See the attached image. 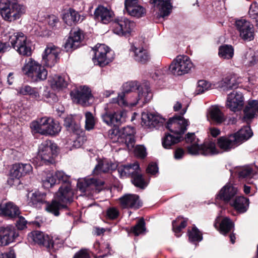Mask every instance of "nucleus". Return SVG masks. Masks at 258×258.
<instances>
[{
	"mask_svg": "<svg viewBox=\"0 0 258 258\" xmlns=\"http://www.w3.org/2000/svg\"><path fill=\"white\" fill-rule=\"evenodd\" d=\"M153 94L150 87L147 83L140 85L139 90L127 95H118L116 98L111 99L110 105L115 104L121 107H132L139 104L143 106L151 100Z\"/></svg>",
	"mask_w": 258,
	"mask_h": 258,
	"instance_id": "obj_1",
	"label": "nucleus"
},
{
	"mask_svg": "<svg viewBox=\"0 0 258 258\" xmlns=\"http://www.w3.org/2000/svg\"><path fill=\"white\" fill-rule=\"evenodd\" d=\"M26 12L25 7L18 0H1L0 14L6 21L13 22L20 18Z\"/></svg>",
	"mask_w": 258,
	"mask_h": 258,
	"instance_id": "obj_2",
	"label": "nucleus"
},
{
	"mask_svg": "<svg viewBox=\"0 0 258 258\" xmlns=\"http://www.w3.org/2000/svg\"><path fill=\"white\" fill-rule=\"evenodd\" d=\"M31 129L43 135H55L61 131L59 123L49 117L44 116L32 122Z\"/></svg>",
	"mask_w": 258,
	"mask_h": 258,
	"instance_id": "obj_3",
	"label": "nucleus"
},
{
	"mask_svg": "<svg viewBox=\"0 0 258 258\" xmlns=\"http://www.w3.org/2000/svg\"><path fill=\"white\" fill-rule=\"evenodd\" d=\"M8 43L11 44L20 54L29 56L31 54L30 42L21 32H10L8 33Z\"/></svg>",
	"mask_w": 258,
	"mask_h": 258,
	"instance_id": "obj_4",
	"label": "nucleus"
},
{
	"mask_svg": "<svg viewBox=\"0 0 258 258\" xmlns=\"http://www.w3.org/2000/svg\"><path fill=\"white\" fill-rule=\"evenodd\" d=\"M22 71L24 74L35 82L46 80L48 75L47 71L44 67L32 58L26 60Z\"/></svg>",
	"mask_w": 258,
	"mask_h": 258,
	"instance_id": "obj_5",
	"label": "nucleus"
},
{
	"mask_svg": "<svg viewBox=\"0 0 258 258\" xmlns=\"http://www.w3.org/2000/svg\"><path fill=\"white\" fill-rule=\"evenodd\" d=\"M56 146L50 140H46L39 147L37 159L40 160V165H48L54 162Z\"/></svg>",
	"mask_w": 258,
	"mask_h": 258,
	"instance_id": "obj_6",
	"label": "nucleus"
},
{
	"mask_svg": "<svg viewBox=\"0 0 258 258\" xmlns=\"http://www.w3.org/2000/svg\"><path fill=\"white\" fill-rule=\"evenodd\" d=\"M193 67V63L187 55H178L169 67L171 73L175 76H181L188 73Z\"/></svg>",
	"mask_w": 258,
	"mask_h": 258,
	"instance_id": "obj_7",
	"label": "nucleus"
},
{
	"mask_svg": "<svg viewBox=\"0 0 258 258\" xmlns=\"http://www.w3.org/2000/svg\"><path fill=\"white\" fill-rule=\"evenodd\" d=\"M28 236L29 241L42 245L49 249L56 250L61 245V243L57 242L58 239L55 238L53 240L48 235L39 231H32Z\"/></svg>",
	"mask_w": 258,
	"mask_h": 258,
	"instance_id": "obj_8",
	"label": "nucleus"
},
{
	"mask_svg": "<svg viewBox=\"0 0 258 258\" xmlns=\"http://www.w3.org/2000/svg\"><path fill=\"white\" fill-rule=\"evenodd\" d=\"M186 112V109L182 110L180 115H175L170 118L167 123V128L171 132L174 134H177L182 136L189 125L188 120L184 118L182 115Z\"/></svg>",
	"mask_w": 258,
	"mask_h": 258,
	"instance_id": "obj_9",
	"label": "nucleus"
},
{
	"mask_svg": "<svg viewBox=\"0 0 258 258\" xmlns=\"http://www.w3.org/2000/svg\"><path fill=\"white\" fill-rule=\"evenodd\" d=\"M110 101L107 104V107H105V112L101 114V118L106 124L111 125H119L125 120L126 112L123 110L111 112L108 109L111 108L113 105L116 107L117 105L111 104Z\"/></svg>",
	"mask_w": 258,
	"mask_h": 258,
	"instance_id": "obj_10",
	"label": "nucleus"
},
{
	"mask_svg": "<svg viewBox=\"0 0 258 258\" xmlns=\"http://www.w3.org/2000/svg\"><path fill=\"white\" fill-rule=\"evenodd\" d=\"M104 181L95 178H88L84 180H79L77 182V188L83 192L90 191L93 196L99 193L102 189L104 185Z\"/></svg>",
	"mask_w": 258,
	"mask_h": 258,
	"instance_id": "obj_11",
	"label": "nucleus"
},
{
	"mask_svg": "<svg viewBox=\"0 0 258 258\" xmlns=\"http://www.w3.org/2000/svg\"><path fill=\"white\" fill-rule=\"evenodd\" d=\"M94 51L95 57L93 58V60L95 65L103 67L108 64L113 59L112 57L110 56V55L112 54V52L105 44L97 45Z\"/></svg>",
	"mask_w": 258,
	"mask_h": 258,
	"instance_id": "obj_12",
	"label": "nucleus"
},
{
	"mask_svg": "<svg viewBox=\"0 0 258 258\" xmlns=\"http://www.w3.org/2000/svg\"><path fill=\"white\" fill-rule=\"evenodd\" d=\"M70 95L75 101L83 106L89 105L93 98L90 89L86 86H81L73 90Z\"/></svg>",
	"mask_w": 258,
	"mask_h": 258,
	"instance_id": "obj_13",
	"label": "nucleus"
},
{
	"mask_svg": "<svg viewBox=\"0 0 258 258\" xmlns=\"http://www.w3.org/2000/svg\"><path fill=\"white\" fill-rule=\"evenodd\" d=\"M113 32L119 36H127L135 27V23L125 17L117 18L112 24Z\"/></svg>",
	"mask_w": 258,
	"mask_h": 258,
	"instance_id": "obj_14",
	"label": "nucleus"
},
{
	"mask_svg": "<svg viewBox=\"0 0 258 258\" xmlns=\"http://www.w3.org/2000/svg\"><path fill=\"white\" fill-rule=\"evenodd\" d=\"M135 133L134 127L128 126L125 127L116 135L117 140L114 142L119 145H124L128 150H131L135 144Z\"/></svg>",
	"mask_w": 258,
	"mask_h": 258,
	"instance_id": "obj_15",
	"label": "nucleus"
},
{
	"mask_svg": "<svg viewBox=\"0 0 258 258\" xmlns=\"http://www.w3.org/2000/svg\"><path fill=\"white\" fill-rule=\"evenodd\" d=\"M60 49L52 43L48 44L42 54V62L44 66L51 68L59 59L58 56Z\"/></svg>",
	"mask_w": 258,
	"mask_h": 258,
	"instance_id": "obj_16",
	"label": "nucleus"
},
{
	"mask_svg": "<svg viewBox=\"0 0 258 258\" xmlns=\"http://www.w3.org/2000/svg\"><path fill=\"white\" fill-rule=\"evenodd\" d=\"M189 154L191 155L202 154L205 156L217 154L219 153L215 144L209 142L199 146L198 144H192L187 147Z\"/></svg>",
	"mask_w": 258,
	"mask_h": 258,
	"instance_id": "obj_17",
	"label": "nucleus"
},
{
	"mask_svg": "<svg viewBox=\"0 0 258 258\" xmlns=\"http://www.w3.org/2000/svg\"><path fill=\"white\" fill-rule=\"evenodd\" d=\"M236 27L243 40L250 41L254 38V28L249 22L244 19L238 20L236 21Z\"/></svg>",
	"mask_w": 258,
	"mask_h": 258,
	"instance_id": "obj_18",
	"label": "nucleus"
},
{
	"mask_svg": "<svg viewBox=\"0 0 258 258\" xmlns=\"http://www.w3.org/2000/svg\"><path fill=\"white\" fill-rule=\"evenodd\" d=\"M243 104V96L241 92L233 91L228 94L226 106L232 111L236 112L241 110Z\"/></svg>",
	"mask_w": 258,
	"mask_h": 258,
	"instance_id": "obj_19",
	"label": "nucleus"
},
{
	"mask_svg": "<svg viewBox=\"0 0 258 258\" xmlns=\"http://www.w3.org/2000/svg\"><path fill=\"white\" fill-rule=\"evenodd\" d=\"M74 191L71 185L62 184L56 192L55 198L59 202L63 204L67 207V204L71 203L73 201Z\"/></svg>",
	"mask_w": 258,
	"mask_h": 258,
	"instance_id": "obj_20",
	"label": "nucleus"
},
{
	"mask_svg": "<svg viewBox=\"0 0 258 258\" xmlns=\"http://www.w3.org/2000/svg\"><path fill=\"white\" fill-rule=\"evenodd\" d=\"M154 9L157 11V17L164 18L172 12V6L170 0H150Z\"/></svg>",
	"mask_w": 258,
	"mask_h": 258,
	"instance_id": "obj_21",
	"label": "nucleus"
},
{
	"mask_svg": "<svg viewBox=\"0 0 258 258\" xmlns=\"http://www.w3.org/2000/svg\"><path fill=\"white\" fill-rule=\"evenodd\" d=\"M82 31L79 28H74L70 32V35L64 44L67 51L75 49L79 46V43L83 38Z\"/></svg>",
	"mask_w": 258,
	"mask_h": 258,
	"instance_id": "obj_22",
	"label": "nucleus"
},
{
	"mask_svg": "<svg viewBox=\"0 0 258 258\" xmlns=\"http://www.w3.org/2000/svg\"><path fill=\"white\" fill-rule=\"evenodd\" d=\"M237 193V187L230 183H228L221 189L216 198L227 203L231 202V200Z\"/></svg>",
	"mask_w": 258,
	"mask_h": 258,
	"instance_id": "obj_23",
	"label": "nucleus"
},
{
	"mask_svg": "<svg viewBox=\"0 0 258 258\" xmlns=\"http://www.w3.org/2000/svg\"><path fill=\"white\" fill-rule=\"evenodd\" d=\"M124 5L127 13L131 16L139 18L146 13L145 9L138 4V0H125Z\"/></svg>",
	"mask_w": 258,
	"mask_h": 258,
	"instance_id": "obj_24",
	"label": "nucleus"
},
{
	"mask_svg": "<svg viewBox=\"0 0 258 258\" xmlns=\"http://www.w3.org/2000/svg\"><path fill=\"white\" fill-rule=\"evenodd\" d=\"M121 206L123 208L139 209L142 206L139 197L135 194H126L119 199Z\"/></svg>",
	"mask_w": 258,
	"mask_h": 258,
	"instance_id": "obj_25",
	"label": "nucleus"
},
{
	"mask_svg": "<svg viewBox=\"0 0 258 258\" xmlns=\"http://www.w3.org/2000/svg\"><path fill=\"white\" fill-rule=\"evenodd\" d=\"M217 146L224 152H229L239 146L232 134L229 136L220 137L217 139Z\"/></svg>",
	"mask_w": 258,
	"mask_h": 258,
	"instance_id": "obj_26",
	"label": "nucleus"
},
{
	"mask_svg": "<svg viewBox=\"0 0 258 258\" xmlns=\"http://www.w3.org/2000/svg\"><path fill=\"white\" fill-rule=\"evenodd\" d=\"M16 236L15 229L12 226L0 227V246L9 245L14 241Z\"/></svg>",
	"mask_w": 258,
	"mask_h": 258,
	"instance_id": "obj_27",
	"label": "nucleus"
},
{
	"mask_svg": "<svg viewBox=\"0 0 258 258\" xmlns=\"http://www.w3.org/2000/svg\"><path fill=\"white\" fill-rule=\"evenodd\" d=\"M32 171V167L29 163H18L13 165L11 170L12 177L19 179L22 176L29 174Z\"/></svg>",
	"mask_w": 258,
	"mask_h": 258,
	"instance_id": "obj_28",
	"label": "nucleus"
},
{
	"mask_svg": "<svg viewBox=\"0 0 258 258\" xmlns=\"http://www.w3.org/2000/svg\"><path fill=\"white\" fill-rule=\"evenodd\" d=\"M85 16L81 15L78 12L72 8H70L64 14L63 20L65 23L70 26L82 22L85 19Z\"/></svg>",
	"mask_w": 258,
	"mask_h": 258,
	"instance_id": "obj_29",
	"label": "nucleus"
},
{
	"mask_svg": "<svg viewBox=\"0 0 258 258\" xmlns=\"http://www.w3.org/2000/svg\"><path fill=\"white\" fill-rule=\"evenodd\" d=\"M20 211L15 204L12 202H8L0 205V214L10 218H15L19 217Z\"/></svg>",
	"mask_w": 258,
	"mask_h": 258,
	"instance_id": "obj_30",
	"label": "nucleus"
},
{
	"mask_svg": "<svg viewBox=\"0 0 258 258\" xmlns=\"http://www.w3.org/2000/svg\"><path fill=\"white\" fill-rule=\"evenodd\" d=\"M163 119L159 115L151 113H144L142 115V124L150 128L155 127L162 123Z\"/></svg>",
	"mask_w": 258,
	"mask_h": 258,
	"instance_id": "obj_31",
	"label": "nucleus"
},
{
	"mask_svg": "<svg viewBox=\"0 0 258 258\" xmlns=\"http://www.w3.org/2000/svg\"><path fill=\"white\" fill-rule=\"evenodd\" d=\"M208 119L216 125L221 124L225 120L224 114L216 106L210 107L207 114Z\"/></svg>",
	"mask_w": 258,
	"mask_h": 258,
	"instance_id": "obj_32",
	"label": "nucleus"
},
{
	"mask_svg": "<svg viewBox=\"0 0 258 258\" xmlns=\"http://www.w3.org/2000/svg\"><path fill=\"white\" fill-rule=\"evenodd\" d=\"M46 202V194L44 192L35 191L32 193L30 192L27 195V203L30 206L39 207Z\"/></svg>",
	"mask_w": 258,
	"mask_h": 258,
	"instance_id": "obj_33",
	"label": "nucleus"
},
{
	"mask_svg": "<svg viewBox=\"0 0 258 258\" xmlns=\"http://www.w3.org/2000/svg\"><path fill=\"white\" fill-rule=\"evenodd\" d=\"M113 12L109 9L103 6H99L95 10V18L104 24L109 23L112 18Z\"/></svg>",
	"mask_w": 258,
	"mask_h": 258,
	"instance_id": "obj_34",
	"label": "nucleus"
},
{
	"mask_svg": "<svg viewBox=\"0 0 258 258\" xmlns=\"http://www.w3.org/2000/svg\"><path fill=\"white\" fill-rule=\"evenodd\" d=\"M243 111L244 114L243 120L249 124L251 119L254 117L256 113H258V101H249Z\"/></svg>",
	"mask_w": 258,
	"mask_h": 258,
	"instance_id": "obj_35",
	"label": "nucleus"
},
{
	"mask_svg": "<svg viewBox=\"0 0 258 258\" xmlns=\"http://www.w3.org/2000/svg\"><path fill=\"white\" fill-rule=\"evenodd\" d=\"M232 135L234 136L236 142L239 145L250 138L253 135V133L250 126L247 125Z\"/></svg>",
	"mask_w": 258,
	"mask_h": 258,
	"instance_id": "obj_36",
	"label": "nucleus"
},
{
	"mask_svg": "<svg viewBox=\"0 0 258 258\" xmlns=\"http://www.w3.org/2000/svg\"><path fill=\"white\" fill-rule=\"evenodd\" d=\"M183 139L182 136L174 134H166L162 138V144L165 149H170L172 146L180 142Z\"/></svg>",
	"mask_w": 258,
	"mask_h": 258,
	"instance_id": "obj_37",
	"label": "nucleus"
},
{
	"mask_svg": "<svg viewBox=\"0 0 258 258\" xmlns=\"http://www.w3.org/2000/svg\"><path fill=\"white\" fill-rule=\"evenodd\" d=\"M68 77L55 75L50 77L49 82L51 87L53 89L59 90L67 87L68 84Z\"/></svg>",
	"mask_w": 258,
	"mask_h": 258,
	"instance_id": "obj_38",
	"label": "nucleus"
},
{
	"mask_svg": "<svg viewBox=\"0 0 258 258\" xmlns=\"http://www.w3.org/2000/svg\"><path fill=\"white\" fill-rule=\"evenodd\" d=\"M139 166L138 162L126 165H121L117 167V171L120 177L132 176L136 170L139 169Z\"/></svg>",
	"mask_w": 258,
	"mask_h": 258,
	"instance_id": "obj_39",
	"label": "nucleus"
},
{
	"mask_svg": "<svg viewBox=\"0 0 258 258\" xmlns=\"http://www.w3.org/2000/svg\"><path fill=\"white\" fill-rule=\"evenodd\" d=\"M230 204L240 213L246 211L248 207V200L243 197H236Z\"/></svg>",
	"mask_w": 258,
	"mask_h": 258,
	"instance_id": "obj_40",
	"label": "nucleus"
},
{
	"mask_svg": "<svg viewBox=\"0 0 258 258\" xmlns=\"http://www.w3.org/2000/svg\"><path fill=\"white\" fill-rule=\"evenodd\" d=\"M64 126L69 132L78 135L81 132V126L79 123L75 122L74 117L72 115L67 116L64 119Z\"/></svg>",
	"mask_w": 258,
	"mask_h": 258,
	"instance_id": "obj_41",
	"label": "nucleus"
},
{
	"mask_svg": "<svg viewBox=\"0 0 258 258\" xmlns=\"http://www.w3.org/2000/svg\"><path fill=\"white\" fill-rule=\"evenodd\" d=\"M66 208L67 207L63 204L59 202L54 198V200H52L51 203H47L45 209L48 212L55 216H58L59 215V210Z\"/></svg>",
	"mask_w": 258,
	"mask_h": 258,
	"instance_id": "obj_42",
	"label": "nucleus"
},
{
	"mask_svg": "<svg viewBox=\"0 0 258 258\" xmlns=\"http://www.w3.org/2000/svg\"><path fill=\"white\" fill-rule=\"evenodd\" d=\"M131 177L132 181L136 187L144 189L147 186L148 182L145 180L141 173L140 166H139V169L136 170Z\"/></svg>",
	"mask_w": 258,
	"mask_h": 258,
	"instance_id": "obj_43",
	"label": "nucleus"
},
{
	"mask_svg": "<svg viewBox=\"0 0 258 258\" xmlns=\"http://www.w3.org/2000/svg\"><path fill=\"white\" fill-rule=\"evenodd\" d=\"M150 58L148 51L143 48H136L134 50V59L142 63H145Z\"/></svg>",
	"mask_w": 258,
	"mask_h": 258,
	"instance_id": "obj_44",
	"label": "nucleus"
},
{
	"mask_svg": "<svg viewBox=\"0 0 258 258\" xmlns=\"http://www.w3.org/2000/svg\"><path fill=\"white\" fill-rule=\"evenodd\" d=\"M187 219L178 217L172 222V229L177 237H179L181 234L180 232L187 225Z\"/></svg>",
	"mask_w": 258,
	"mask_h": 258,
	"instance_id": "obj_45",
	"label": "nucleus"
},
{
	"mask_svg": "<svg viewBox=\"0 0 258 258\" xmlns=\"http://www.w3.org/2000/svg\"><path fill=\"white\" fill-rule=\"evenodd\" d=\"M235 173L240 179L250 178L254 175L253 171L249 166L237 167L235 169Z\"/></svg>",
	"mask_w": 258,
	"mask_h": 258,
	"instance_id": "obj_46",
	"label": "nucleus"
},
{
	"mask_svg": "<svg viewBox=\"0 0 258 258\" xmlns=\"http://www.w3.org/2000/svg\"><path fill=\"white\" fill-rule=\"evenodd\" d=\"M218 54L223 59H231L234 55V49L231 45H222L219 48Z\"/></svg>",
	"mask_w": 258,
	"mask_h": 258,
	"instance_id": "obj_47",
	"label": "nucleus"
},
{
	"mask_svg": "<svg viewBox=\"0 0 258 258\" xmlns=\"http://www.w3.org/2000/svg\"><path fill=\"white\" fill-rule=\"evenodd\" d=\"M234 224L228 218H224L220 223L218 230L223 234H226L229 232L233 228Z\"/></svg>",
	"mask_w": 258,
	"mask_h": 258,
	"instance_id": "obj_48",
	"label": "nucleus"
},
{
	"mask_svg": "<svg viewBox=\"0 0 258 258\" xmlns=\"http://www.w3.org/2000/svg\"><path fill=\"white\" fill-rule=\"evenodd\" d=\"M140 85L136 82H130L124 83L122 86V91L118 95H127L133 92H136L139 90Z\"/></svg>",
	"mask_w": 258,
	"mask_h": 258,
	"instance_id": "obj_49",
	"label": "nucleus"
},
{
	"mask_svg": "<svg viewBox=\"0 0 258 258\" xmlns=\"http://www.w3.org/2000/svg\"><path fill=\"white\" fill-rule=\"evenodd\" d=\"M110 169V166L106 161H100L96 165L93 171L94 175H100L102 173L107 172Z\"/></svg>",
	"mask_w": 258,
	"mask_h": 258,
	"instance_id": "obj_50",
	"label": "nucleus"
},
{
	"mask_svg": "<svg viewBox=\"0 0 258 258\" xmlns=\"http://www.w3.org/2000/svg\"><path fill=\"white\" fill-rule=\"evenodd\" d=\"M235 77H232L230 79L226 78L223 82V87L227 90L235 89L239 87V83L241 82Z\"/></svg>",
	"mask_w": 258,
	"mask_h": 258,
	"instance_id": "obj_51",
	"label": "nucleus"
},
{
	"mask_svg": "<svg viewBox=\"0 0 258 258\" xmlns=\"http://www.w3.org/2000/svg\"><path fill=\"white\" fill-rule=\"evenodd\" d=\"M145 231V222L143 218L140 219L136 225L131 229V231L135 236H138L144 233Z\"/></svg>",
	"mask_w": 258,
	"mask_h": 258,
	"instance_id": "obj_52",
	"label": "nucleus"
},
{
	"mask_svg": "<svg viewBox=\"0 0 258 258\" xmlns=\"http://www.w3.org/2000/svg\"><path fill=\"white\" fill-rule=\"evenodd\" d=\"M56 183V178L55 174L48 173L46 177L42 180V184L44 188H49L52 187Z\"/></svg>",
	"mask_w": 258,
	"mask_h": 258,
	"instance_id": "obj_53",
	"label": "nucleus"
},
{
	"mask_svg": "<svg viewBox=\"0 0 258 258\" xmlns=\"http://www.w3.org/2000/svg\"><path fill=\"white\" fill-rule=\"evenodd\" d=\"M189 240L191 242L200 241L203 237L201 232L195 226L193 227L191 230L188 231Z\"/></svg>",
	"mask_w": 258,
	"mask_h": 258,
	"instance_id": "obj_54",
	"label": "nucleus"
},
{
	"mask_svg": "<svg viewBox=\"0 0 258 258\" xmlns=\"http://www.w3.org/2000/svg\"><path fill=\"white\" fill-rule=\"evenodd\" d=\"M85 128L86 130H92L95 125V118L91 112H87L85 113Z\"/></svg>",
	"mask_w": 258,
	"mask_h": 258,
	"instance_id": "obj_55",
	"label": "nucleus"
},
{
	"mask_svg": "<svg viewBox=\"0 0 258 258\" xmlns=\"http://www.w3.org/2000/svg\"><path fill=\"white\" fill-rule=\"evenodd\" d=\"M55 176L57 180L62 182V184L71 185L70 181V176L67 175L62 171H57L55 173Z\"/></svg>",
	"mask_w": 258,
	"mask_h": 258,
	"instance_id": "obj_56",
	"label": "nucleus"
},
{
	"mask_svg": "<svg viewBox=\"0 0 258 258\" xmlns=\"http://www.w3.org/2000/svg\"><path fill=\"white\" fill-rule=\"evenodd\" d=\"M210 88V84L206 80H200L198 82L196 92L198 94L204 93Z\"/></svg>",
	"mask_w": 258,
	"mask_h": 258,
	"instance_id": "obj_57",
	"label": "nucleus"
},
{
	"mask_svg": "<svg viewBox=\"0 0 258 258\" xmlns=\"http://www.w3.org/2000/svg\"><path fill=\"white\" fill-rule=\"evenodd\" d=\"M246 57L247 59L248 62L250 66L254 65L258 60L257 54L251 49L247 52Z\"/></svg>",
	"mask_w": 258,
	"mask_h": 258,
	"instance_id": "obj_58",
	"label": "nucleus"
},
{
	"mask_svg": "<svg viewBox=\"0 0 258 258\" xmlns=\"http://www.w3.org/2000/svg\"><path fill=\"white\" fill-rule=\"evenodd\" d=\"M46 20L49 26L52 29L56 27L59 22L58 18L53 15H48Z\"/></svg>",
	"mask_w": 258,
	"mask_h": 258,
	"instance_id": "obj_59",
	"label": "nucleus"
},
{
	"mask_svg": "<svg viewBox=\"0 0 258 258\" xmlns=\"http://www.w3.org/2000/svg\"><path fill=\"white\" fill-rule=\"evenodd\" d=\"M135 155L141 158H144L147 155L146 148L143 146H137L135 149Z\"/></svg>",
	"mask_w": 258,
	"mask_h": 258,
	"instance_id": "obj_60",
	"label": "nucleus"
},
{
	"mask_svg": "<svg viewBox=\"0 0 258 258\" xmlns=\"http://www.w3.org/2000/svg\"><path fill=\"white\" fill-rule=\"evenodd\" d=\"M106 215L109 219H114L118 217L119 212L117 209L112 207L107 210Z\"/></svg>",
	"mask_w": 258,
	"mask_h": 258,
	"instance_id": "obj_61",
	"label": "nucleus"
},
{
	"mask_svg": "<svg viewBox=\"0 0 258 258\" xmlns=\"http://www.w3.org/2000/svg\"><path fill=\"white\" fill-rule=\"evenodd\" d=\"M249 15L252 18L258 15V5L256 3H253L250 6Z\"/></svg>",
	"mask_w": 258,
	"mask_h": 258,
	"instance_id": "obj_62",
	"label": "nucleus"
},
{
	"mask_svg": "<svg viewBox=\"0 0 258 258\" xmlns=\"http://www.w3.org/2000/svg\"><path fill=\"white\" fill-rule=\"evenodd\" d=\"M32 87L31 86L25 85L19 87L18 89V93L22 95H28Z\"/></svg>",
	"mask_w": 258,
	"mask_h": 258,
	"instance_id": "obj_63",
	"label": "nucleus"
},
{
	"mask_svg": "<svg viewBox=\"0 0 258 258\" xmlns=\"http://www.w3.org/2000/svg\"><path fill=\"white\" fill-rule=\"evenodd\" d=\"M27 222L25 219L22 217H19L18 220L16 222V226L18 229L20 230H23L26 227Z\"/></svg>",
	"mask_w": 258,
	"mask_h": 258,
	"instance_id": "obj_64",
	"label": "nucleus"
}]
</instances>
